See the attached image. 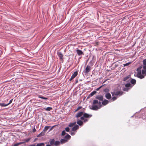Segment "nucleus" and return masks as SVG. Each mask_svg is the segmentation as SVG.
Listing matches in <instances>:
<instances>
[{"label":"nucleus","instance_id":"f257e3e1","mask_svg":"<svg viewBox=\"0 0 146 146\" xmlns=\"http://www.w3.org/2000/svg\"><path fill=\"white\" fill-rule=\"evenodd\" d=\"M99 104L100 105L101 104L100 102H98V100H93L92 108H90V109L94 110H97L100 108L98 106L95 104Z\"/></svg>","mask_w":146,"mask_h":146},{"label":"nucleus","instance_id":"f03ea898","mask_svg":"<svg viewBox=\"0 0 146 146\" xmlns=\"http://www.w3.org/2000/svg\"><path fill=\"white\" fill-rule=\"evenodd\" d=\"M142 68V66H140L137 69V77L141 79H142L144 77V76L142 74L141 69Z\"/></svg>","mask_w":146,"mask_h":146},{"label":"nucleus","instance_id":"7ed1b4c3","mask_svg":"<svg viewBox=\"0 0 146 146\" xmlns=\"http://www.w3.org/2000/svg\"><path fill=\"white\" fill-rule=\"evenodd\" d=\"M111 93L113 96H120L122 95L123 92L121 91L114 90L113 92H111Z\"/></svg>","mask_w":146,"mask_h":146},{"label":"nucleus","instance_id":"20e7f679","mask_svg":"<svg viewBox=\"0 0 146 146\" xmlns=\"http://www.w3.org/2000/svg\"><path fill=\"white\" fill-rule=\"evenodd\" d=\"M91 67L88 65L86 66L85 70L84 71V73L86 74L88 73L91 70Z\"/></svg>","mask_w":146,"mask_h":146},{"label":"nucleus","instance_id":"39448f33","mask_svg":"<svg viewBox=\"0 0 146 146\" xmlns=\"http://www.w3.org/2000/svg\"><path fill=\"white\" fill-rule=\"evenodd\" d=\"M96 98L100 101H103L104 99L103 96L101 95H98L96 96Z\"/></svg>","mask_w":146,"mask_h":146},{"label":"nucleus","instance_id":"423d86ee","mask_svg":"<svg viewBox=\"0 0 146 146\" xmlns=\"http://www.w3.org/2000/svg\"><path fill=\"white\" fill-rule=\"evenodd\" d=\"M143 68L142 70V74L145 77L146 75V65L143 66Z\"/></svg>","mask_w":146,"mask_h":146},{"label":"nucleus","instance_id":"0eeeda50","mask_svg":"<svg viewBox=\"0 0 146 146\" xmlns=\"http://www.w3.org/2000/svg\"><path fill=\"white\" fill-rule=\"evenodd\" d=\"M57 54L61 61H63V55L60 52H58Z\"/></svg>","mask_w":146,"mask_h":146},{"label":"nucleus","instance_id":"6e6552de","mask_svg":"<svg viewBox=\"0 0 146 146\" xmlns=\"http://www.w3.org/2000/svg\"><path fill=\"white\" fill-rule=\"evenodd\" d=\"M49 143L52 146H54L55 143V140L54 139H49Z\"/></svg>","mask_w":146,"mask_h":146},{"label":"nucleus","instance_id":"1a4fd4ad","mask_svg":"<svg viewBox=\"0 0 146 146\" xmlns=\"http://www.w3.org/2000/svg\"><path fill=\"white\" fill-rule=\"evenodd\" d=\"M76 52L78 56H81L84 54L83 52L81 50L79 49H77Z\"/></svg>","mask_w":146,"mask_h":146},{"label":"nucleus","instance_id":"9d476101","mask_svg":"<svg viewBox=\"0 0 146 146\" xmlns=\"http://www.w3.org/2000/svg\"><path fill=\"white\" fill-rule=\"evenodd\" d=\"M79 128V126L78 125H76L72 128V131L73 132L75 131Z\"/></svg>","mask_w":146,"mask_h":146},{"label":"nucleus","instance_id":"9b49d317","mask_svg":"<svg viewBox=\"0 0 146 146\" xmlns=\"http://www.w3.org/2000/svg\"><path fill=\"white\" fill-rule=\"evenodd\" d=\"M105 97L106 98L108 99H110L111 98V95L110 93H106Z\"/></svg>","mask_w":146,"mask_h":146},{"label":"nucleus","instance_id":"f8f14e48","mask_svg":"<svg viewBox=\"0 0 146 146\" xmlns=\"http://www.w3.org/2000/svg\"><path fill=\"white\" fill-rule=\"evenodd\" d=\"M130 82H131V84L133 85V86L136 84V80H135L131 78H130Z\"/></svg>","mask_w":146,"mask_h":146},{"label":"nucleus","instance_id":"ddd939ff","mask_svg":"<svg viewBox=\"0 0 146 146\" xmlns=\"http://www.w3.org/2000/svg\"><path fill=\"white\" fill-rule=\"evenodd\" d=\"M102 101V104L104 106L106 105L107 104H108L109 103V101L105 99L104 100H103V101Z\"/></svg>","mask_w":146,"mask_h":146},{"label":"nucleus","instance_id":"4468645a","mask_svg":"<svg viewBox=\"0 0 146 146\" xmlns=\"http://www.w3.org/2000/svg\"><path fill=\"white\" fill-rule=\"evenodd\" d=\"M84 117H85V118H90L92 116V115H90L88 113H85L83 114Z\"/></svg>","mask_w":146,"mask_h":146},{"label":"nucleus","instance_id":"2eb2a0df","mask_svg":"<svg viewBox=\"0 0 146 146\" xmlns=\"http://www.w3.org/2000/svg\"><path fill=\"white\" fill-rule=\"evenodd\" d=\"M83 114V112L82 111L78 113L76 115V117L78 118L82 116Z\"/></svg>","mask_w":146,"mask_h":146},{"label":"nucleus","instance_id":"dca6fc26","mask_svg":"<svg viewBox=\"0 0 146 146\" xmlns=\"http://www.w3.org/2000/svg\"><path fill=\"white\" fill-rule=\"evenodd\" d=\"M77 123L80 126H82L83 124V122L80 120H78L77 121Z\"/></svg>","mask_w":146,"mask_h":146},{"label":"nucleus","instance_id":"f3484780","mask_svg":"<svg viewBox=\"0 0 146 146\" xmlns=\"http://www.w3.org/2000/svg\"><path fill=\"white\" fill-rule=\"evenodd\" d=\"M45 135V132L43 131H42L40 133H39L37 136V137H41Z\"/></svg>","mask_w":146,"mask_h":146},{"label":"nucleus","instance_id":"a211bd4d","mask_svg":"<svg viewBox=\"0 0 146 146\" xmlns=\"http://www.w3.org/2000/svg\"><path fill=\"white\" fill-rule=\"evenodd\" d=\"M78 71H76L74 73L72 74L71 77L74 78L78 75Z\"/></svg>","mask_w":146,"mask_h":146},{"label":"nucleus","instance_id":"6ab92c4d","mask_svg":"<svg viewBox=\"0 0 146 146\" xmlns=\"http://www.w3.org/2000/svg\"><path fill=\"white\" fill-rule=\"evenodd\" d=\"M97 93V92L96 91H94L92 92L89 95V97H90L93 95H94L95 94H96Z\"/></svg>","mask_w":146,"mask_h":146},{"label":"nucleus","instance_id":"aec40b11","mask_svg":"<svg viewBox=\"0 0 146 146\" xmlns=\"http://www.w3.org/2000/svg\"><path fill=\"white\" fill-rule=\"evenodd\" d=\"M130 78H130V76H129L124 78L123 80L125 81H126L127 82V80L129 79V81L130 80Z\"/></svg>","mask_w":146,"mask_h":146},{"label":"nucleus","instance_id":"412c9836","mask_svg":"<svg viewBox=\"0 0 146 146\" xmlns=\"http://www.w3.org/2000/svg\"><path fill=\"white\" fill-rule=\"evenodd\" d=\"M125 86L127 88H129V89L132 87V86H131V84L130 83H128L126 84L125 85Z\"/></svg>","mask_w":146,"mask_h":146},{"label":"nucleus","instance_id":"4be33fe9","mask_svg":"<svg viewBox=\"0 0 146 146\" xmlns=\"http://www.w3.org/2000/svg\"><path fill=\"white\" fill-rule=\"evenodd\" d=\"M60 144V142L58 141H55L54 146H58Z\"/></svg>","mask_w":146,"mask_h":146},{"label":"nucleus","instance_id":"5701e85b","mask_svg":"<svg viewBox=\"0 0 146 146\" xmlns=\"http://www.w3.org/2000/svg\"><path fill=\"white\" fill-rule=\"evenodd\" d=\"M76 124V122L75 121L73 123H70V124H69L68 126L69 127H71L74 126V125H75Z\"/></svg>","mask_w":146,"mask_h":146},{"label":"nucleus","instance_id":"b1692460","mask_svg":"<svg viewBox=\"0 0 146 146\" xmlns=\"http://www.w3.org/2000/svg\"><path fill=\"white\" fill-rule=\"evenodd\" d=\"M50 127V126H46L44 127V129L43 130L44 132L46 131Z\"/></svg>","mask_w":146,"mask_h":146},{"label":"nucleus","instance_id":"393cba45","mask_svg":"<svg viewBox=\"0 0 146 146\" xmlns=\"http://www.w3.org/2000/svg\"><path fill=\"white\" fill-rule=\"evenodd\" d=\"M43 109L44 110L47 111H50L52 109V108L50 107H48L47 108H43Z\"/></svg>","mask_w":146,"mask_h":146},{"label":"nucleus","instance_id":"a878e982","mask_svg":"<svg viewBox=\"0 0 146 146\" xmlns=\"http://www.w3.org/2000/svg\"><path fill=\"white\" fill-rule=\"evenodd\" d=\"M38 97L40 98H42L44 100H47L48 99L47 98L41 95H38Z\"/></svg>","mask_w":146,"mask_h":146},{"label":"nucleus","instance_id":"bb28decb","mask_svg":"<svg viewBox=\"0 0 146 146\" xmlns=\"http://www.w3.org/2000/svg\"><path fill=\"white\" fill-rule=\"evenodd\" d=\"M67 141V140L65 139H62L60 140V142L62 144L66 142Z\"/></svg>","mask_w":146,"mask_h":146},{"label":"nucleus","instance_id":"cd10ccee","mask_svg":"<svg viewBox=\"0 0 146 146\" xmlns=\"http://www.w3.org/2000/svg\"><path fill=\"white\" fill-rule=\"evenodd\" d=\"M22 144H23V143H22V142H19V143H17L14 144L13 145V146H18L19 145Z\"/></svg>","mask_w":146,"mask_h":146},{"label":"nucleus","instance_id":"c85d7f7f","mask_svg":"<svg viewBox=\"0 0 146 146\" xmlns=\"http://www.w3.org/2000/svg\"><path fill=\"white\" fill-rule=\"evenodd\" d=\"M36 146H45L44 143H41L37 144Z\"/></svg>","mask_w":146,"mask_h":146},{"label":"nucleus","instance_id":"c756f323","mask_svg":"<svg viewBox=\"0 0 146 146\" xmlns=\"http://www.w3.org/2000/svg\"><path fill=\"white\" fill-rule=\"evenodd\" d=\"M71 138V136L68 134H67L64 137V138L67 139H70Z\"/></svg>","mask_w":146,"mask_h":146},{"label":"nucleus","instance_id":"7c9ffc66","mask_svg":"<svg viewBox=\"0 0 146 146\" xmlns=\"http://www.w3.org/2000/svg\"><path fill=\"white\" fill-rule=\"evenodd\" d=\"M31 139V138H28L27 139H25V141H23V142H22V143H23H23H26V142H28Z\"/></svg>","mask_w":146,"mask_h":146},{"label":"nucleus","instance_id":"2f4dec72","mask_svg":"<svg viewBox=\"0 0 146 146\" xmlns=\"http://www.w3.org/2000/svg\"><path fill=\"white\" fill-rule=\"evenodd\" d=\"M109 90L108 88H105L104 90V92L105 93H109Z\"/></svg>","mask_w":146,"mask_h":146},{"label":"nucleus","instance_id":"473e14b6","mask_svg":"<svg viewBox=\"0 0 146 146\" xmlns=\"http://www.w3.org/2000/svg\"><path fill=\"white\" fill-rule=\"evenodd\" d=\"M7 104H5L4 103H0V106L2 107H5L7 106Z\"/></svg>","mask_w":146,"mask_h":146},{"label":"nucleus","instance_id":"72a5a7b5","mask_svg":"<svg viewBox=\"0 0 146 146\" xmlns=\"http://www.w3.org/2000/svg\"><path fill=\"white\" fill-rule=\"evenodd\" d=\"M117 99V97L115 96H113L111 99V100L112 101H114L116 100Z\"/></svg>","mask_w":146,"mask_h":146},{"label":"nucleus","instance_id":"f704fd0d","mask_svg":"<svg viewBox=\"0 0 146 146\" xmlns=\"http://www.w3.org/2000/svg\"><path fill=\"white\" fill-rule=\"evenodd\" d=\"M131 62H128L126 63L125 64H123L124 66L125 67V66H128L130 64H131Z\"/></svg>","mask_w":146,"mask_h":146},{"label":"nucleus","instance_id":"c9c22d12","mask_svg":"<svg viewBox=\"0 0 146 146\" xmlns=\"http://www.w3.org/2000/svg\"><path fill=\"white\" fill-rule=\"evenodd\" d=\"M129 89V88H124L123 89V90L124 91L127 92L128 91Z\"/></svg>","mask_w":146,"mask_h":146},{"label":"nucleus","instance_id":"e433bc0d","mask_svg":"<svg viewBox=\"0 0 146 146\" xmlns=\"http://www.w3.org/2000/svg\"><path fill=\"white\" fill-rule=\"evenodd\" d=\"M143 66L146 65V59L144 60H143Z\"/></svg>","mask_w":146,"mask_h":146},{"label":"nucleus","instance_id":"4c0bfd02","mask_svg":"<svg viewBox=\"0 0 146 146\" xmlns=\"http://www.w3.org/2000/svg\"><path fill=\"white\" fill-rule=\"evenodd\" d=\"M66 133L65 132V130H63L62 132V134H61V135H62V136H64V135H65Z\"/></svg>","mask_w":146,"mask_h":146},{"label":"nucleus","instance_id":"58836bf2","mask_svg":"<svg viewBox=\"0 0 146 146\" xmlns=\"http://www.w3.org/2000/svg\"><path fill=\"white\" fill-rule=\"evenodd\" d=\"M65 130L67 132H69L70 128L69 127H66L65 128Z\"/></svg>","mask_w":146,"mask_h":146},{"label":"nucleus","instance_id":"ea45409f","mask_svg":"<svg viewBox=\"0 0 146 146\" xmlns=\"http://www.w3.org/2000/svg\"><path fill=\"white\" fill-rule=\"evenodd\" d=\"M82 108V107L81 106H79L78 108H77V109L75 111H78V110H79L80 109H81V108Z\"/></svg>","mask_w":146,"mask_h":146},{"label":"nucleus","instance_id":"a19ab883","mask_svg":"<svg viewBox=\"0 0 146 146\" xmlns=\"http://www.w3.org/2000/svg\"><path fill=\"white\" fill-rule=\"evenodd\" d=\"M70 133L71 135L73 136V135H74L75 134V132H70Z\"/></svg>","mask_w":146,"mask_h":146},{"label":"nucleus","instance_id":"79ce46f5","mask_svg":"<svg viewBox=\"0 0 146 146\" xmlns=\"http://www.w3.org/2000/svg\"><path fill=\"white\" fill-rule=\"evenodd\" d=\"M13 100V99H12L10 100L9 102L7 104L8 106L12 102Z\"/></svg>","mask_w":146,"mask_h":146},{"label":"nucleus","instance_id":"37998d69","mask_svg":"<svg viewBox=\"0 0 146 146\" xmlns=\"http://www.w3.org/2000/svg\"><path fill=\"white\" fill-rule=\"evenodd\" d=\"M88 119H84L83 121L85 123L88 121Z\"/></svg>","mask_w":146,"mask_h":146},{"label":"nucleus","instance_id":"c03bdc74","mask_svg":"<svg viewBox=\"0 0 146 146\" xmlns=\"http://www.w3.org/2000/svg\"><path fill=\"white\" fill-rule=\"evenodd\" d=\"M36 131V129L35 128V126H34V128H33V130L32 131H33V132H35Z\"/></svg>","mask_w":146,"mask_h":146},{"label":"nucleus","instance_id":"a18cd8bd","mask_svg":"<svg viewBox=\"0 0 146 146\" xmlns=\"http://www.w3.org/2000/svg\"><path fill=\"white\" fill-rule=\"evenodd\" d=\"M101 88H102V86H100L99 88H96V91H98Z\"/></svg>","mask_w":146,"mask_h":146},{"label":"nucleus","instance_id":"49530a36","mask_svg":"<svg viewBox=\"0 0 146 146\" xmlns=\"http://www.w3.org/2000/svg\"><path fill=\"white\" fill-rule=\"evenodd\" d=\"M84 118H85L84 117V115H83V116H82L80 117V119L82 120H84Z\"/></svg>","mask_w":146,"mask_h":146},{"label":"nucleus","instance_id":"de8ad7c7","mask_svg":"<svg viewBox=\"0 0 146 146\" xmlns=\"http://www.w3.org/2000/svg\"><path fill=\"white\" fill-rule=\"evenodd\" d=\"M74 78H73V77H72L71 76V77L70 78V80H69V81H71Z\"/></svg>","mask_w":146,"mask_h":146},{"label":"nucleus","instance_id":"09e8293b","mask_svg":"<svg viewBox=\"0 0 146 146\" xmlns=\"http://www.w3.org/2000/svg\"><path fill=\"white\" fill-rule=\"evenodd\" d=\"M107 80V79L105 80L103 82V84L104 83L106 82Z\"/></svg>","mask_w":146,"mask_h":146},{"label":"nucleus","instance_id":"8fccbe9b","mask_svg":"<svg viewBox=\"0 0 146 146\" xmlns=\"http://www.w3.org/2000/svg\"><path fill=\"white\" fill-rule=\"evenodd\" d=\"M106 85V84H104V85H102V86H102V88L103 86H105Z\"/></svg>","mask_w":146,"mask_h":146},{"label":"nucleus","instance_id":"3c124183","mask_svg":"<svg viewBox=\"0 0 146 146\" xmlns=\"http://www.w3.org/2000/svg\"><path fill=\"white\" fill-rule=\"evenodd\" d=\"M54 126H52L51 128L50 129V131L51 130V129H52L53 128V127Z\"/></svg>","mask_w":146,"mask_h":146},{"label":"nucleus","instance_id":"603ef678","mask_svg":"<svg viewBox=\"0 0 146 146\" xmlns=\"http://www.w3.org/2000/svg\"><path fill=\"white\" fill-rule=\"evenodd\" d=\"M46 146H52L50 145H46Z\"/></svg>","mask_w":146,"mask_h":146},{"label":"nucleus","instance_id":"864d4df0","mask_svg":"<svg viewBox=\"0 0 146 146\" xmlns=\"http://www.w3.org/2000/svg\"><path fill=\"white\" fill-rule=\"evenodd\" d=\"M23 141H25V139H24L23 140Z\"/></svg>","mask_w":146,"mask_h":146},{"label":"nucleus","instance_id":"5fc2aeb1","mask_svg":"<svg viewBox=\"0 0 146 146\" xmlns=\"http://www.w3.org/2000/svg\"><path fill=\"white\" fill-rule=\"evenodd\" d=\"M78 82V80H77V81H76V83H77Z\"/></svg>","mask_w":146,"mask_h":146}]
</instances>
